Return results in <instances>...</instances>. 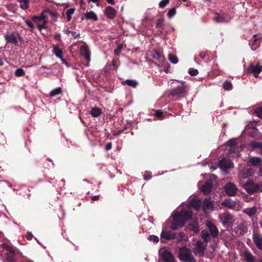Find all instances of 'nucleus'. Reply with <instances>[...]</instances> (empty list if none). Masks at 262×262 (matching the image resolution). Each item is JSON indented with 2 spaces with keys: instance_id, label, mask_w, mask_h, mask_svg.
I'll return each instance as SVG.
<instances>
[{
  "instance_id": "nucleus-22",
  "label": "nucleus",
  "mask_w": 262,
  "mask_h": 262,
  "mask_svg": "<svg viewBox=\"0 0 262 262\" xmlns=\"http://www.w3.org/2000/svg\"><path fill=\"white\" fill-rule=\"evenodd\" d=\"M53 52L56 57L61 59L63 62H66V60L62 58V51L58 46L54 47Z\"/></svg>"
},
{
  "instance_id": "nucleus-12",
  "label": "nucleus",
  "mask_w": 262,
  "mask_h": 262,
  "mask_svg": "<svg viewBox=\"0 0 262 262\" xmlns=\"http://www.w3.org/2000/svg\"><path fill=\"white\" fill-rule=\"evenodd\" d=\"M104 13L108 18L112 19L116 17L117 11L111 6H107L105 8Z\"/></svg>"
},
{
  "instance_id": "nucleus-28",
  "label": "nucleus",
  "mask_w": 262,
  "mask_h": 262,
  "mask_svg": "<svg viewBox=\"0 0 262 262\" xmlns=\"http://www.w3.org/2000/svg\"><path fill=\"white\" fill-rule=\"evenodd\" d=\"M248 231L247 226L244 224H241L237 227V233L239 234H243L246 233Z\"/></svg>"
},
{
  "instance_id": "nucleus-25",
  "label": "nucleus",
  "mask_w": 262,
  "mask_h": 262,
  "mask_svg": "<svg viewBox=\"0 0 262 262\" xmlns=\"http://www.w3.org/2000/svg\"><path fill=\"white\" fill-rule=\"evenodd\" d=\"M227 145L229 147L230 151L235 152V149L237 146V143L234 139L229 140L227 143Z\"/></svg>"
},
{
  "instance_id": "nucleus-21",
  "label": "nucleus",
  "mask_w": 262,
  "mask_h": 262,
  "mask_svg": "<svg viewBox=\"0 0 262 262\" xmlns=\"http://www.w3.org/2000/svg\"><path fill=\"white\" fill-rule=\"evenodd\" d=\"M212 203L209 199H205L202 202V209L204 211H206L212 207Z\"/></svg>"
},
{
  "instance_id": "nucleus-5",
  "label": "nucleus",
  "mask_w": 262,
  "mask_h": 262,
  "mask_svg": "<svg viewBox=\"0 0 262 262\" xmlns=\"http://www.w3.org/2000/svg\"><path fill=\"white\" fill-rule=\"evenodd\" d=\"M4 37L7 44L10 43L14 46H18V39L20 38V35L18 33L7 32Z\"/></svg>"
},
{
  "instance_id": "nucleus-15",
  "label": "nucleus",
  "mask_w": 262,
  "mask_h": 262,
  "mask_svg": "<svg viewBox=\"0 0 262 262\" xmlns=\"http://www.w3.org/2000/svg\"><path fill=\"white\" fill-rule=\"evenodd\" d=\"M80 54L82 56L84 57L88 61L90 60V51L87 46L84 45L80 47Z\"/></svg>"
},
{
  "instance_id": "nucleus-26",
  "label": "nucleus",
  "mask_w": 262,
  "mask_h": 262,
  "mask_svg": "<svg viewBox=\"0 0 262 262\" xmlns=\"http://www.w3.org/2000/svg\"><path fill=\"white\" fill-rule=\"evenodd\" d=\"M201 236L206 243H208L210 240V235L207 230H202L201 233Z\"/></svg>"
},
{
  "instance_id": "nucleus-48",
  "label": "nucleus",
  "mask_w": 262,
  "mask_h": 262,
  "mask_svg": "<svg viewBox=\"0 0 262 262\" xmlns=\"http://www.w3.org/2000/svg\"><path fill=\"white\" fill-rule=\"evenodd\" d=\"M191 204L192 206L195 208L196 209H198L200 207L201 204L200 200H196L192 202Z\"/></svg>"
},
{
  "instance_id": "nucleus-4",
  "label": "nucleus",
  "mask_w": 262,
  "mask_h": 262,
  "mask_svg": "<svg viewBox=\"0 0 262 262\" xmlns=\"http://www.w3.org/2000/svg\"><path fill=\"white\" fill-rule=\"evenodd\" d=\"M242 185L246 192L250 194L257 193L258 183H255L251 179L248 180Z\"/></svg>"
},
{
  "instance_id": "nucleus-1",
  "label": "nucleus",
  "mask_w": 262,
  "mask_h": 262,
  "mask_svg": "<svg viewBox=\"0 0 262 262\" xmlns=\"http://www.w3.org/2000/svg\"><path fill=\"white\" fill-rule=\"evenodd\" d=\"M1 247L6 255L5 262H16L17 261L19 256L21 254L13 246L4 243L1 245Z\"/></svg>"
},
{
  "instance_id": "nucleus-50",
  "label": "nucleus",
  "mask_w": 262,
  "mask_h": 262,
  "mask_svg": "<svg viewBox=\"0 0 262 262\" xmlns=\"http://www.w3.org/2000/svg\"><path fill=\"white\" fill-rule=\"evenodd\" d=\"M169 0H163L161 1L159 4L160 8H164L169 3Z\"/></svg>"
},
{
  "instance_id": "nucleus-14",
  "label": "nucleus",
  "mask_w": 262,
  "mask_h": 262,
  "mask_svg": "<svg viewBox=\"0 0 262 262\" xmlns=\"http://www.w3.org/2000/svg\"><path fill=\"white\" fill-rule=\"evenodd\" d=\"M206 247V246L204 245L201 241H199L196 243L194 252L195 254H200L201 256H203Z\"/></svg>"
},
{
  "instance_id": "nucleus-31",
  "label": "nucleus",
  "mask_w": 262,
  "mask_h": 262,
  "mask_svg": "<svg viewBox=\"0 0 262 262\" xmlns=\"http://www.w3.org/2000/svg\"><path fill=\"white\" fill-rule=\"evenodd\" d=\"M122 83L123 85H127L133 88H136L138 84V83L136 80L132 79H126V80L122 81Z\"/></svg>"
},
{
  "instance_id": "nucleus-8",
  "label": "nucleus",
  "mask_w": 262,
  "mask_h": 262,
  "mask_svg": "<svg viewBox=\"0 0 262 262\" xmlns=\"http://www.w3.org/2000/svg\"><path fill=\"white\" fill-rule=\"evenodd\" d=\"M224 188L225 191L229 196H234L237 191L236 186L230 182L227 183Z\"/></svg>"
},
{
  "instance_id": "nucleus-62",
  "label": "nucleus",
  "mask_w": 262,
  "mask_h": 262,
  "mask_svg": "<svg viewBox=\"0 0 262 262\" xmlns=\"http://www.w3.org/2000/svg\"><path fill=\"white\" fill-rule=\"evenodd\" d=\"M33 237V235L30 232H28L27 233V238L28 239V240H30L32 239Z\"/></svg>"
},
{
  "instance_id": "nucleus-37",
  "label": "nucleus",
  "mask_w": 262,
  "mask_h": 262,
  "mask_svg": "<svg viewBox=\"0 0 262 262\" xmlns=\"http://www.w3.org/2000/svg\"><path fill=\"white\" fill-rule=\"evenodd\" d=\"M62 93V90L60 88H57L52 90L50 93V96L51 97H55Z\"/></svg>"
},
{
  "instance_id": "nucleus-19",
  "label": "nucleus",
  "mask_w": 262,
  "mask_h": 262,
  "mask_svg": "<svg viewBox=\"0 0 262 262\" xmlns=\"http://www.w3.org/2000/svg\"><path fill=\"white\" fill-rule=\"evenodd\" d=\"M172 233H170L169 231H168L165 229H163L161 233V242H163V239L169 241L172 239Z\"/></svg>"
},
{
  "instance_id": "nucleus-2",
  "label": "nucleus",
  "mask_w": 262,
  "mask_h": 262,
  "mask_svg": "<svg viewBox=\"0 0 262 262\" xmlns=\"http://www.w3.org/2000/svg\"><path fill=\"white\" fill-rule=\"evenodd\" d=\"M192 216L191 211L184 210L180 212H177L173 215V221L179 223L180 227H183L186 222L190 219Z\"/></svg>"
},
{
  "instance_id": "nucleus-33",
  "label": "nucleus",
  "mask_w": 262,
  "mask_h": 262,
  "mask_svg": "<svg viewBox=\"0 0 262 262\" xmlns=\"http://www.w3.org/2000/svg\"><path fill=\"white\" fill-rule=\"evenodd\" d=\"M213 20L216 23H225L226 19L225 17L219 14H216V16L213 18Z\"/></svg>"
},
{
  "instance_id": "nucleus-40",
  "label": "nucleus",
  "mask_w": 262,
  "mask_h": 262,
  "mask_svg": "<svg viewBox=\"0 0 262 262\" xmlns=\"http://www.w3.org/2000/svg\"><path fill=\"white\" fill-rule=\"evenodd\" d=\"M164 21V19L163 17H161L159 19H158V21L156 25V27L157 29H163V23Z\"/></svg>"
},
{
  "instance_id": "nucleus-18",
  "label": "nucleus",
  "mask_w": 262,
  "mask_h": 262,
  "mask_svg": "<svg viewBox=\"0 0 262 262\" xmlns=\"http://www.w3.org/2000/svg\"><path fill=\"white\" fill-rule=\"evenodd\" d=\"M152 57L155 59L157 60L160 63H163L165 60L163 54L158 51H155L152 54Z\"/></svg>"
},
{
  "instance_id": "nucleus-38",
  "label": "nucleus",
  "mask_w": 262,
  "mask_h": 262,
  "mask_svg": "<svg viewBox=\"0 0 262 262\" xmlns=\"http://www.w3.org/2000/svg\"><path fill=\"white\" fill-rule=\"evenodd\" d=\"M184 236V233L182 232L172 233V239H176L178 241L181 240Z\"/></svg>"
},
{
  "instance_id": "nucleus-17",
  "label": "nucleus",
  "mask_w": 262,
  "mask_h": 262,
  "mask_svg": "<svg viewBox=\"0 0 262 262\" xmlns=\"http://www.w3.org/2000/svg\"><path fill=\"white\" fill-rule=\"evenodd\" d=\"M262 160L260 158L257 157H251L248 161V164L250 166H259L261 163Z\"/></svg>"
},
{
  "instance_id": "nucleus-46",
  "label": "nucleus",
  "mask_w": 262,
  "mask_h": 262,
  "mask_svg": "<svg viewBox=\"0 0 262 262\" xmlns=\"http://www.w3.org/2000/svg\"><path fill=\"white\" fill-rule=\"evenodd\" d=\"M148 239L150 241H152L154 243H158L159 239L157 236L151 235L148 237Z\"/></svg>"
},
{
  "instance_id": "nucleus-42",
  "label": "nucleus",
  "mask_w": 262,
  "mask_h": 262,
  "mask_svg": "<svg viewBox=\"0 0 262 262\" xmlns=\"http://www.w3.org/2000/svg\"><path fill=\"white\" fill-rule=\"evenodd\" d=\"M25 74V71L21 68H18L15 71V75L17 77L23 76Z\"/></svg>"
},
{
  "instance_id": "nucleus-41",
  "label": "nucleus",
  "mask_w": 262,
  "mask_h": 262,
  "mask_svg": "<svg viewBox=\"0 0 262 262\" xmlns=\"http://www.w3.org/2000/svg\"><path fill=\"white\" fill-rule=\"evenodd\" d=\"M223 88L225 90H230L232 89V84L231 83V82L228 81H225L224 83H223Z\"/></svg>"
},
{
  "instance_id": "nucleus-51",
  "label": "nucleus",
  "mask_w": 262,
  "mask_h": 262,
  "mask_svg": "<svg viewBox=\"0 0 262 262\" xmlns=\"http://www.w3.org/2000/svg\"><path fill=\"white\" fill-rule=\"evenodd\" d=\"M123 48V45L122 44L119 45L117 49L114 50V53L115 55H118L120 54L121 51Z\"/></svg>"
},
{
  "instance_id": "nucleus-13",
  "label": "nucleus",
  "mask_w": 262,
  "mask_h": 262,
  "mask_svg": "<svg viewBox=\"0 0 262 262\" xmlns=\"http://www.w3.org/2000/svg\"><path fill=\"white\" fill-rule=\"evenodd\" d=\"M232 164V163L230 160L225 158H223L219 161L218 165L221 169L223 170H226L231 167Z\"/></svg>"
},
{
  "instance_id": "nucleus-58",
  "label": "nucleus",
  "mask_w": 262,
  "mask_h": 262,
  "mask_svg": "<svg viewBox=\"0 0 262 262\" xmlns=\"http://www.w3.org/2000/svg\"><path fill=\"white\" fill-rule=\"evenodd\" d=\"M71 34L75 39L77 38L80 37V34L77 33V32H76L75 31L71 32Z\"/></svg>"
},
{
  "instance_id": "nucleus-6",
  "label": "nucleus",
  "mask_w": 262,
  "mask_h": 262,
  "mask_svg": "<svg viewBox=\"0 0 262 262\" xmlns=\"http://www.w3.org/2000/svg\"><path fill=\"white\" fill-rule=\"evenodd\" d=\"M160 256L163 262H175L172 253L166 250L160 251Z\"/></svg>"
},
{
  "instance_id": "nucleus-32",
  "label": "nucleus",
  "mask_w": 262,
  "mask_h": 262,
  "mask_svg": "<svg viewBox=\"0 0 262 262\" xmlns=\"http://www.w3.org/2000/svg\"><path fill=\"white\" fill-rule=\"evenodd\" d=\"M252 174V169L251 168H247L244 169L242 172V177L244 178H247Z\"/></svg>"
},
{
  "instance_id": "nucleus-29",
  "label": "nucleus",
  "mask_w": 262,
  "mask_h": 262,
  "mask_svg": "<svg viewBox=\"0 0 262 262\" xmlns=\"http://www.w3.org/2000/svg\"><path fill=\"white\" fill-rule=\"evenodd\" d=\"M257 211V208L255 207H253L251 208H247L245 209L244 211V212L247 215H248L249 216H253Z\"/></svg>"
},
{
  "instance_id": "nucleus-10",
  "label": "nucleus",
  "mask_w": 262,
  "mask_h": 262,
  "mask_svg": "<svg viewBox=\"0 0 262 262\" xmlns=\"http://www.w3.org/2000/svg\"><path fill=\"white\" fill-rule=\"evenodd\" d=\"M253 241L256 247L262 251V234L254 233L252 236Z\"/></svg>"
},
{
  "instance_id": "nucleus-3",
  "label": "nucleus",
  "mask_w": 262,
  "mask_h": 262,
  "mask_svg": "<svg viewBox=\"0 0 262 262\" xmlns=\"http://www.w3.org/2000/svg\"><path fill=\"white\" fill-rule=\"evenodd\" d=\"M179 257L183 262H195V258L192 255L190 250L186 246L180 248Z\"/></svg>"
},
{
  "instance_id": "nucleus-35",
  "label": "nucleus",
  "mask_w": 262,
  "mask_h": 262,
  "mask_svg": "<svg viewBox=\"0 0 262 262\" xmlns=\"http://www.w3.org/2000/svg\"><path fill=\"white\" fill-rule=\"evenodd\" d=\"M20 3V7L24 10L27 9L29 5V2L28 0H18Z\"/></svg>"
},
{
  "instance_id": "nucleus-54",
  "label": "nucleus",
  "mask_w": 262,
  "mask_h": 262,
  "mask_svg": "<svg viewBox=\"0 0 262 262\" xmlns=\"http://www.w3.org/2000/svg\"><path fill=\"white\" fill-rule=\"evenodd\" d=\"M45 12L48 13L49 14V15L51 16H52V17H56L58 15V13L57 12L50 10H47L45 11Z\"/></svg>"
},
{
  "instance_id": "nucleus-47",
  "label": "nucleus",
  "mask_w": 262,
  "mask_h": 262,
  "mask_svg": "<svg viewBox=\"0 0 262 262\" xmlns=\"http://www.w3.org/2000/svg\"><path fill=\"white\" fill-rule=\"evenodd\" d=\"M176 13V9L174 8H173L169 10L167 13V15L169 18L172 17Z\"/></svg>"
},
{
  "instance_id": "nucleus-16",
  "label": "nucleus",
  "mask_w": 262,
  "mask_h": 262,
  "mask_svg": "<svg viewBox=\"0 0 262 262\" xmlns=\"http://www.w3.org/2000/svg\"><path fill=\"white\" fill-rule=\"evenodd\" d=\"M212 188V182L211 180H207L203 185L202 188V191L205 194H209Z\"/></svg>"
},
{
  "instance_id": "nucleus-27",
  "label": "nucleus",
  "mask_w": 262,
  "mask_h": 262,
  "mask_svg": "<svg viewBox=\"0 0 262 262\" xmlns=\"http://www.w3.org/2000/svg\"><path fill=\"white\" fill-rule=\"evenodd\" d=\"M84 17L87 19H92L94 21L98 20L97 15L92 11L85 13L84 14Z\"/></svg>"
},
{
  "instance_id": "nucleus-45",
  "label": "nucleus",
  "mask_w": 262,
  "mask_h": 262,
  "mask_svg": "<svg viewBox=\"0 0 262 262\" xmlns=\"http://www.w3.org/2000/svg\"><path fill=\"white\" fill-rule=\"evenodd\" d=\"M144 180H148L151 178V172L150 171H145L143 174Z\"/></svg>"
},
{
  "instance_id": "nucleus-39",
  "label": "nucleus",
  "mask_w": 262,
  "mask_h": 262,
  "mask_svg": "<svg viewBox=\"0 0 262 262\" xmlns=\"http://www.w3.org/2000/svg\"><path fill=\"white\" fill-rule=\"evenodd\" d=\"M75 9L73 8H70L69 9H68L66 11V16H67V21H69L71 20L72 18V15L74 13Z\"/></svg>"
},
{
  "instance_id": "nucleus-59",
  "label": "nucleus",
  "mask_w": 262,
  "mask_h": 262,
  "mask_svg": "<svg viewBox=\"0 0 262 262\" xmlns=\"http://www.w3.org/2000/svg\"><path fill=\"white\" fill-rule=\"evenodd\" d=\"M112 143L109 142V143H107L106 145H105V149L106 150H109L112 148Z\"/></svg>"
},
{
  "instance_id": "nucleus-63",
  "label": "nucleus",
  "mask_w": 262,
  "mask_h": 262,
  "mask_svg": "<svg viewBox=\"0 0 262 262\" xmlns=\"http://www.w3.org/2000/svg\"><path fill=\"white\" fill-rule=\"evenodd\" d=\"M123 132V130H118L116 133H114V136H118L120 135Z\"/></svg>"
},
{
  "instance_id": "nucleus-52",
  "label": "nucleus",
  "mask_w": 262,
  "mask_h": 262,
  "mask_svg": "<svg viewBox=\"0 0 262 262\" xmlns=\"http://www.w3.org/2000/svg\"><path fill=\"white\" fill-rule=\"evenodd\" d=\"M188 73L191 76H195L198 74L199 72L196 69H190Z\"/></svg>"
},
{
  "instance_id": "nucleus-36",
  "label": "nucleus",
  "mask_w": 262,
  "mask_h": 262,
  "mask_svg": "<svg viewBox=\"0 0 262 262\" xmlns=\"http://www.w3.org/2000/svg\"><path fill=\"white\" fill-rule=\"evenodd\" d=\"M251 146L254 148H257L259 149V152L262 155V143L259 142H251Z\"/></svg>"
},
{
  "instance_id": "nucleus-9",
  "label": "nucleus",
  "mask_w": 262,
  "mask_h": 262,
  "mask_svg": "<svg viewBox=\"0 0 262 262\" xmlns=\"http://www.w3.org/2000/svg\"><path fill=\"white\" fill-rule=\"evenodd\" d=\"M184 82H182L181 85L177 86L176 88L171 90L170 94L172 96H179L183 94L186 92V86L183 85Z\"/></svg>"
},
{
  "instance_id": "nucleus-30",
  "label": "nucleus",
  "mask_w": 262,
  "mask_h": 262,
  "mask_svg": "<svg viewBox=\"0 0 262 262\" xmlns=\"http://www.w3.org/2000/svg\"><path fill=\"white\" fill-rule=\"evenodd\" d=\"M232 219V215L229 213H225L223 215V224L224 225L228 224L231 222Z\"/></svg>"
},
{
  "instance_id": "nucleus-49",
  "label": "nucleus",
  "mask_w": 262,
  "mask_h": 262,
  "mask_svg": "<svg viewBox=\"0 0 262 262\" xmlns=\"http://www.w3.org/2000/svg\"><path fill=\"white\" fill-rule=\"evenodd\" d=\"M255 112L258 117L262 119V107H258L256 108L255 110Z\"/></svg>"
},
{
  "instance_id": "nucleus-7",
  "label": "nucleus",
  "mask_w": 262,
  "mask_h": 262,
  "mask_svg": "<svg viewBox=\"0 0 262 262\" xmlns=\"http://www.w3.org/2000/svg\"><path fill=\"white\" fill-rule=\"evenodd\" d=\"M262 71V66H260L259 63L254 65L253 63H251L247 69V72L248 73H253L254 77L257 78L258 77L259 74Z\"/></svg>"
},
{
  "instance_id": "nucleus-43",
  "label": "nucleus",
  "mask_w": 262,
  "mask_h": 262,
  "mask_svg": "<svg viewBox=\"0 0 262 262\" xmlns=\"http://www.w3.org/2000/svg\"><path fill=\"white\" fill-rule=\"evenodd\" d=\"M168 59L171 62H172V63H174V64L178 63V62L179 61L178 58L176 56L173 55L171 54H169Z\"/></svg>"
},
{
  "instance_id": "nucleus-53",
  "label": "nucleus",
  "mask_w": 262,
  "mask_h": 262,
  "mask_svg": "<svg viewBox=\"0 0 262 262\" xmlns=\"http://www.w3.org/2000/svg\"><path fill=\"white\" fill-rule=\"evenodd\" d=\"M47 20H45L43 22H42V24H38L37 25V27L40 31H41L43 29L46 28V24L47 23Z\"/></svg>"
},
{
  "instance_id": "nucleus-23",
  "label": "nucleus",
  "mask_w": 262,
  "mask_h": 262,
  "mask_svg": "<svg viewBox=\"0 0 262 262\" xmlns=\"http://www.w3.org/2000/svg\"><path fill=\"white\" fill-rule=\"evenodd\" d=\"M102 114V110L97 107H93L90 111V114L93 117H98Z\"/></svg>"
},
{
  "instance_id": "nucleus-55",
  "label": "nucleus",
  "mask_w": 262,
  "mask_h": 262,
  "mask_svg": "<svg viewBox=\"0 0 262 262\" xmlns=\"http://www.w3.org/2000/svg\"><path fill=\"white\" fill-rule=\"evenodd\" d=\"M163 112L161 110H157L155 113V116L161 119L163 117Z\"/></svg>"
},
{
  "instance_id": "nucleus-20",
  "label": "nucleus",
  "mask_w": 262,
  "mask_h": 262,
  "mask_svg": "<svg viewBox=\"0 0 262 262\" xmlns=\"http://www.w3.org/2000/svg\"><path fill=\"white\" fill-rule=\"evenodd\" d=\"M45 11H43L39 16H33L32 17V20L35 22L38 23L39 21L43 22L45 20H47V17L45 15Z\"/></svg>"
},
{
  "instance_id": "nucleus-60",
  "label": "nucleus",
  "mask_w": 262,
  "mask_h": 262,
  "mask_svg": "<svg viewBox=\"0 0 262 262\" xmlns=\"http://www.w3.org/2000/svg\"><path fill=\"white\" fill-rule=\"evenodd\" d=\"M54 38H55V39H56L57 40L60 41V38H61V35H60V33H56L54 35Z\"/></svg>"
},
{
  "instance_id": "nucleus-11",
  "label": "nucleus",
  "mask_w": 262,
  "mask_h": 262,
  "mask_svg": "<svg viewBox=\"0 0 262 262\" xmlns=\"http://www.w3.org/2000/svg\"><path fill=\"white\" fill-rule=\"evenodd\" d=\"M207 226L210 232L211 236L214 238L217 237L219 233L217 227L211 222H208L207 223Z\"/></svg>"
},
{
  "instance_id": "nucleus-24",
  "label": "nucleus",
  "mask_w": 262,
  "mask_h": 262,
  "mask_svg": "<svg viewBox=\"0 0 262 262\" xmlns=\"http://www.w3.org/2000/svg\"><path fill=\"white\" fill-rule=\"evenodd\" d=\"M245 259L247 262H255V257L249 251H246L244 253Z\"/></svg>"
},
{
  "instance_id": "nucleus-57",
  "label": "nucleus",
  "mask_w": 262,
  "mask_h": 262,
  "mask_svg": "<svg viewBox=\"0 0 262 262\" xmlns=\"http://www.w3.org/2000/svg\"><path fill=\"white\" fill-rule=\"evenodd\" d=\"M257 192L262 193V181L258 182Z\"/></svg>"
},
{
  "instance_id": "nucleus-44",
  "label": "nucleus",
  "mask_w": 262,
  "mask_h": 262,
  "mask_svg": "<svg viewBox=\"0 0 262 262\" xmlns=\"http://www.w3.org/2000/svg\"><path fill=\"white\" fill-rule=\"evenodd\" d=\"M170 227V228L173 230H177L179 228L181 227L179 225V223L175 222L174 221H173V222L171 223Z\"/></svg>"
},
{
  "instance_id": "nucleus-61",
  "label": "nucleus",
  "mask_w": 262,
  "mask_h": 262,
  "mask_svg": "<svg viewBox=\"0 0 262 262\" xmlns=\"http://www.w3.org/2000/svg\"><path fill=\"white\" fill-rule=\"evenodd\" d=\"M229 204H230V202L228 201H225L223 202L222 204L225 206H227V207H231L230 206H229Z\"/></svg>"
},
{
  "instance_id": "nucleus-34",
  "label": "nucleus",
  "mask_w": 262,
  "mask_h": 262,
  "mask_svg": "<svg viewBox=\"0 0 262 262\" xmlns=\"http://www.w3.org/2000/svg\"><path fill=\"white\" fill-rule=\"evenodd\" d=\"M209 52L208 51H202L200 53L199 55L203 60L207 61L209 60Z\"/></svg>"
},
{
  "instance_id": "nucleus-64",
  "label": "nucleus",
  "mask_w": 262,
  "mask_h": 262,
  "mask_svg": "<svg viewBox=\"0 0 262 262\" xmlns=\"http://www.w3.org/2000/svg\"><path fill=\"white\" fill-rule=\"evenodd\" d=\"M259 167V171L260 173H262V162L258 166Z\"/></svg>"
},
{
  "instance_id": "nucleus-56",
  "label": "nucleus",
  "mask_w": 262,
  "mask_h": 262,
  "mask_svg": "<svg viewBox=\"0 0 262 262\" xmlns=\"http://www.w3.org/2000/svg\"><path fill=\"white\" fill-rule=\"evenodd\" d=\"M25 23L31 28V31H33V29H34L33 23L29 20H26Z\"/></svg>"
}]
</instances>
